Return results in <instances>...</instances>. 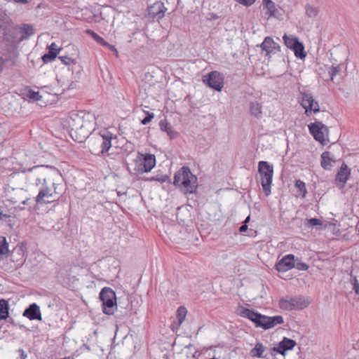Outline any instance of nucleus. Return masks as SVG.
Wrapping results in <instances>:
<instances>
[{
	"label": "nucleus",
	"mask_w": 359,
	"mask_h": 359,
	"mask_svg": "<svg viewBox=\"0 0 359 359\" xmlns=\"http://www.w3.org/2000/svg\"><path fill=\"white\" fill-rule=\"evenodd\" d=\"M69 135L76 142H83L95 128V116L84 111H72L67 119Z\"/></svg>",
	"instance_id": "1"
},
{
	"label": "nucleus",
	"mask_w": 359,
	"mask_h": 359,
	"mask_svg": "<svg viewBox=\"0 0 359 359\" xmlns=\"http://www.w3.org/2000/svg\"><path fill=\"white\" fill-rule=\"evenodd\" d=\"M238 314L251 320L257 327H261L265 330L284 323L282 316H267L254 309H250L242 306L238 308Z\"/></svg>",
	"instance_id": "2"
},
{
	"label": "nucleus",
	"mask_w": 359,
	"mask_h": 359,
	"mask_svg": "<svg viewBox=\"0 0 359 359\" xmlns=\"http://www.w3.org/2000/svg\"><path fill=\"white\" fill-rule=\"evenodd\" d=\"M104 314L112 315L117 309V299L115 292L109 287H103L99 294Z\"/></svg>",
	"instance_id": "3"
},
{
	"label": "nucleus",
	"mask_w": 359,
	"mask_h": 359,
	"mask_svg": "<svg viewBox=\"0 0 359 359\" xmlns=\"http://www.w3.org/2000/svg\"><path fill=\"white\" fill-rule=\"evenodd\" d=\"M308 128L314 140L324 144L328 136V128L320 121L311 123Z\"/></svg>",
	"instance_id": "4"
},
{
	"label": "nucleus",
	"mask_w": 359,
	"mask_h": 359,
	"mask_svg": "<svg viewBox=\"0 0 359 359\" xmlns=\"http://www.w3.org/2000/svg\"><path fill=\"white\" fill-rule=\"evenodd\" d=\"M283 41L285 45L290 49L294 51V55L299 59H303L306 56L304 50V46L297 37L293 36H287L284 34Z\"/></svg>",
	"instance_id": "5"
},
{
	"label": "nucleus",
	"mask_w": 359,
	"mask_h": 359,
	"mask_svg": "<svg viewBox=\"0 0 359 359\" xmlns=\"http://www.w3.org/2000/svg\"><path fill=\"white\" fill-rule=\"evenodd\" d=\"M300 104L305 109V114L309 116L313 111L314 114L320 111L319 104L316 102L311 93L300 92Z\"/></svg>",
	"instance_id": "6"
},
{
	"label": "nucleus",
	"mask_w": 359,
	"mask_h": 359,
	"mask_svg": "<svg viewBox=\"0 0 359 359\" xmlns=\"http://www.w3.org/2000/svg\"><path fill=\"white\" fill-rule=\"evenodd\" d=\"M203 82L211 88L220 91L224 86V76L219 72L213 71L204 76Z\"/></svg>",
	"instance_id": "7"
},
{
	"label": "nucleus",
	"mask_w": 359,
	"mask_h": 359,
	"mask_svg": "<svg viewBox=\"0 0 359 359\" xmlns=\"http://www.w3.org/2000/svg\"><path fill=\"white\" fill-rule=\"evenodd\" d=\"M296 345L297 343L294 340L284 337L278 344L277 346H274L271 348V354L273 355V352H276L281 354L282 355H285L287 351L292 350Z\"/></svg>",
	"instance_id": "8"
},
{
	"label": "nucleus",
	"mask_w": 359,
	"mask_h": 359,
	"mask_svg": "<svg viewBox=\"0 0 359 359\" xmlns=\"http://www.w3.org/2000/svg\"><path fill=\"white\" fill-rule=\"evenodd\" d=\"M295 257L288 254L280 259L275 265L276 269L279 272H285L294 268Z\"/></svg>",
	"instance_id": "9"
},
{
	"label": "nucleus",
	"mask_w": 359,
	"mask_h": 359,
	"mask_svg": "<svg viewBox=\"0 0 359 359\" xmlns=\"http://www.w3.org/2000/svg\"><path fill=\"white\" fill-rule=\"evenodd\" d=\"M112 139V133H111L109 131L104 130L103 133H99L97 135V137H95V141L97 143L100 144V152L102 154H104V152H107L109 151L111 146V141Z\"/></svg>",
	"instance_id": "10"
},
{
	"label": "nucleus",
	"mask_w": 359,
	"mask_h": 359,
	"mask_svg": "<svg viewBox=\"0 0 359 359\" xmlns=\"http://www.w3.org/2000/svg\"><path fill=\"white\" fill-rule=\"evenodd\" d=\"M172 183L184 194H195L198 187V181H172Z\"/></svg>",
	"instance_id": "11"
},
{
	"label": "nucleus",
	"mask_w": 359,
	"mask_h": 359,
	"mask_svg": "<svg viewBox=\"0 0 359 359\" xmlns=\"http://www.w3.org/2000/svg\"><path fill=\"white\" fill-rule=\"evenodd\" d=\"M260 47L262 50L266 52V55L275 54L280 50V46L275 42L270 36H266L261 43Z\"/></svg>",
	"instance_id": "12"
},
{
	"label": "nucleus",
	"mask_w": 359,
	"mask_h": 359,
	"mask_svg": "<svg viewBox=\"0 0 359 359\" xmlns=\"http://www.w3.org/2000/svg\"><path fill=\"white\" fill-rule=\"evenodd\" d=\"M22 316L30 320H42L40 307L36 303L29 304V306L24 310Z\"/></svg>",
	"instance_id": "13"
},
{
	"label": "nucleus",
	"mask_w": 359,
	"mask_h": 359,
	"mask_svg": "<svg viewBox=\"0 0 359 359\" xmlns=\"http://www.w3.org/2000/svg\"><path fill=\"white\" fill-rule=\"evenodd\" d=\"M263 9L266 10V15L268 18H279L281 14L278 8L272 0H262Z\"/></svg>",
	"instance_id": "14"
},
{
	"label": "nucleus",
	"mask_w": 359,
	"mask_h": 359,
	"mask_svg": "<svg viewBox=\"0 0 359 359\" xmlns=\"http://www.w3.org/2000/svg\"><path fill=\"white\" fill-rule=\"evenodd\" d=\"M258 170L262 179L272 180L273 169V165L266 161H259L258 163Z\"/></svg>",
	"instance_id": "15"
},
{
	"label": "nucleus",
	"mask_w": 359,
	"mask_h": 359,
	"mask_svg": "<svg viewBox=\"0 0 359 359\" xmlns=\"http://www.w3.org/2000/svg\"><path fill=\"white\" fill-rule=\"evenodd\" d=\"M18 26L15 27H11L9 29L8 33L4 32L3 34L4 41L8 43H20L22 41H20V36Z\"/></svg>",
	"instance_id": "16"
},
{
	"label": "nucleus",
	"mask_w": 359,
	"mask_h": 359,
	"mask_svg": "<svg viewBox=\"0 0 359 359\" xmlns=\"http://www.w3.org/2000/svg\"><path fill=\"white\" fill-rule=\"evenodd\" d=\"M173 180H197V177L189 167L183 166L175 174Z\"/></svg>",
	"instance_id": "17"
},
{
	"label": "nucleus",
	"mask_w": 359,
	"mask_h": 359,
	"mask_svg": "<svg viewBox=\"0 0 359 359\" xmlns=\"http://www.w3.org/2000/svg\"><path fill=\"white\" fill-rule=\"evenodd\" d=\"M60 50V48H57L55 43H54V42L52 43L48 46V53L44 54L42 56L43 62L44 63H48V62H50L54 60L56 58Z\"/></svg>",
	"instance_id": "18"
},
{
	"label": "nucleus",
	"mask_w": 359,
	"mask_h": 359,
	"mask_svg": "<svg viewBox=\"0 0 359 359\" xmlns=\"http://www.w3.org/2000/svg\"><path fill=\"white\" fill-rule=\"evenodd\" d=\"M292 302V310H302L307 307L309 304V302L306 301L302 296H295L290 297Z\"/></svg>",
	"instance_id": "19"
},
{
	"label": "nucleus",
	"mask_w": 359,
	"mask_h": 359,
	"mask_svg": "<svg viewBox=\"0 0 359 359\" xmlns=\"http://www.w3.org/2000/svg\"><path fill=\"white\" fill-rule=\"evenodd\" d=\"M334 163V155L330 151H324L321 154V166L325 170H330Z\"/></svg>",
	"instance_id": "20"
},
{
	"label": "nucleus",
	"mask_w": 359,
	"mask_h": 359,
	"mask_svg": "<svg viewBox=\"0 0 359 359\" xmlns=\"http://www.w3.org/2000/svg\"><path fill=\"white\" fill-rule=\"evenodd\" d=\"M25 250V247L23 243L18 244L12 251H10L11 260L13 262L21 260L24 256Z\"/></svg>",
	"instance_id": "21"
},
{
	"label": "nucleus",
	"mask_w": 359,
	"mask_h": 359,
	"mask_svg": "<svg viewBox=\"0 0 359 359\" xmlns=\"http://www.w3.org/2000/svg\"><path fill=\"white\" fill-rule=\"evenodd\" d=\"M12 26V22L10 18L4 13H0V33H8L9 29Z\"/></svg>",
	"instance_id": "22"
},
{
	"label": "nucleus",
	"mask_w": 359,
	"mask_h": 359,
	"mask_svg": "<svg viewBox=\"0 0 359 359\" xmlns=\"http://www.w3.org/2000/svg\"><path fill=\"white\" fill-rule=\"evenodd\" d=\"M20 36V41L27 39L34 34V28L31 25L24 24L22 27H18Z\"/></svg>",
	"instance_id": "23"
},
{
	"label": "nucleus",
	"mask_w": 359,
	"mask_h": 359,
	"mask_svg": "<svg viewBox=\"0 0 359 359\" xmlns=\"http://www.w3.org/2000/svg\"><path fill=\"white\" fill-rule=\"evenodd\" d=\"M156 164V157L154 154H146L144 156L141 165L144 167V171H150Z\"/></svg>",
	"instance_id": "24"
},
{
	"label": "nucleus",
	"mask_w": 359,
	"mask_h": 359,
	"mask_svg": "<svg viewBox=\"0 0 359 359\" xmlns=\"http://www.w3.org/2000/svg\"><path fill=\"white\" fill-rule=\"evenodd\" d=\"M249 111L251 116L260 118L262 114V104L257 101H252L249 103Z\"/></svg>",
	"instance_id": "25"
},
{
	"label": "nucleus",
	"mask_w": 359,
	"mask_h": 359,
	"mask_svg": "<svg viewBox=\"0 0 359 359\" xmlns=\"http://www.w3.org/2000/svg\"><path fill=\"white\" fill-rule=\"evenodd\" d=\"M161 130L165 132L170 140L175 139L177 136V133L172 129V126L166 121H161L158 123Z\"/></svg>",
	"instance_id": "26"
},
{
	"label": "nucleus",
	"mask_w": 359,
	"mask_h": 359,
	"mask_svg": "<svg viewBox=\"0 0 359 359\" xmlns=\"http://www.w3.org/2000/svg\"><path fill=\"white\" fill-rule=\"evenodd\" d=\"M161 342H158V348L161 349V352L162 353V357L163 359H169L170 356V350L172 346V343L171 341H165L162 342V340H159Z\"/></svg>",
	"instance_id": "27"
},
{
	"label": "nucleus",
	"mask_w": 359,
	"mask_h": 359,
	"mask_svg": "<svg viewBox=\"0 0 359 359\" xmlns=\"http://www.w3.org/2000/svg\"><path fill=\"white\" fill-rule=\"evenodd\" d=\"M9 317V304L8 300L0 299V321Z\"/></svg>",
	"instance_id": "28"
},
{
	"label": "nucleus",
	"mask_w": 359,
	"mask_h": 359,
	"mask_svg": "<svg viewBox=\"0 0 359 359\" xmlns=\"http://www.w3.org/2000/svg\"><path fill=\"white\" fill-rule=\"evenodd\" d=\"M52 196V193H50V190L48 188H44L40 190L37 196L36 197V203H49L50 201H45L44 198H49Z\"/></svg>",
	"instance_id": "29"
},
{
	"label": "nucleus",
	"mask_w": 359,
	"mask_h": 359,
	"mask_svg": "<svg viewBox=\"0 0 359 359\" xmlns=\"http://www.w3.org/2000/svg\"><path fill=\"white\" fill-rule=\"evenodd\" d=\"M8 245H9L6 241V237H3L0 241V260L8 257V255L10 254Z\"/></svg>",
	"instance_id": "30"
},
{
	"label": "nucleus",
	"mask_w": 359,
	"mask_h": 359,
	"mask_svg": "<svg viewBox=\"0 0 359 359\" xmlns=\"http://www.w3.org/2000/svg\"><path fill=\"white\" fill-rule=\"evenodd\" d=\"M351 174V170L345 163H343L337 174L336 180H348Z\"/></svg>",
	"instance_id": "31"
},
{
	"label": "nucleus",
	"mask_w": 359,
	"mask_h": 359,
	"mask_svg": "<svg viewBox=\"0 0 359 359\" xmlns=\"http://www.w3.org/2000/svg\"><path fill=\"white\" fill-rule=\"evenodd\" d=\"M264 347L260 342L257 343L255 346L251 349L250 355L254 358H266V355H264Z\"/></svg>",
	"instance_id": "32"
},
{
	"label": "nucleus",
	"mask_w": 359,
	"mask_h": 359,
	"mask_svg": "<svg viewBox=\"0 0 359 359\" xmlns=\"http://www.w3.org/2000/svg\"><path fill=\"white\" fill-rule=\"evenodd\" d=\"M187 313V309L184 306H180L177 311V318L178 320V325H180L186 318Z\"/></svg>",
	"instance_id": "33"
},
{
	"label": "nucleus",
	"mask_w": 359,
	"mask_h": 359,
	"mask_svg": "<svg viewBox=\"0 0 359 359\" xmlns=\"http://www.w3.org/2000/svg\"><path fill=\"white\" fill-rule=\"evenodd\" d=\"M86 32L88 34L90 35L97 42H98L101 44H103V45L109 46V44L108 43L105 42V41L104 40V39L102 37L99 36L97 33H95L93 30L86 29Z\"/></svg>",
	"instance_id": "34"
},
{
	"label": "nucleus",
	"mask_w": 359,
	"mask_h": 359,
	"mask_svg": "<svg viewBox=\"0 0 359 359\" xmlns=\"http://www.w3.org/2000/svg\"><path fill=\"white\" fill-rule=\"evenodd\" d=\"M295 187L298 189L299 192L301 194L302 198L306 197L307 193L306 184L304 181H295Z\"/></svg>",
	"instance_id": "35"
},
{
	"label": "nucleus",
	"mask_w": 359,
	"mask_h": 359,
	"mask_svg": "<svg viewBox=\"0 0 359 359\" xmlns=\"http://www.w3.org/2000/svg\"><path fill=\"white\" fill-rule=\"evenodd\" d=\"M279 306L280 309L285 311H292L291 300L280 299L279 301Z\"/></svg>",
	"instance_id": "36"
},
{
	"label": "nucleus",
	"mask_w": 359,
	"mask_h": 359,
	"mask_svg": "<svg viewBox=\"0 0 359 359\" xmlns=\"http://www.w3.org/2000/svg\"><path fill=\"white\" fill-rule=\"evenodd\" d=\"M341 70V65H337L336 66L332 65L328 72L329 75L332 81H333L334 77L339 74Z\"/></svg>",
	"instance_id": "37"
},
{
	"label": "nucleus",
	"mask_w": 359,
	"mask_h": 359,
	"mask_svg": "<svg viewBox=\"0 0 359 359\" xmlns=\"http://www.w3.org/2000/svg\"><path fill=\"white\" fill-rule=\"evenodd\" d=\"M318 13L317 8L310 5L306 6V14L309 18H315Z\"/></svg>",
	"instance_id": "38"
},
{
	"label": "nucleus",
	"mask_w": 359,
	"mask_h": 359,
	"mask_svg": "<svg viewBox=\"0 0 359 359\" xmlns=\"http://www.w3.org/2000/svg\"><path fill=\"white\" fill-rule=\"evenodd\" d=\"M262 186L263 189V191L266 196H268L271 194V187L273 181H261Z\"/></svg>",
	"instance_id": "39"
},
{
	"label": "nucleus",
	"mask_w": 359,
	"mask_h": 359,
	"mask_svg": "<svg viewBox=\"0 0 359 359\" xmlns=\"http://www.w3.org/2000/svg\"><path fill=\"white\" fill-rule=\"evenodd\" d=\"M294 268L299 271H306L309 269V265L305 262H302L301 259L297 258L295 259Z\"/></svg>",
	"instance_id": "40"
},
{
	"label": "nucleus",
	"mask_w": 359,
	"mask_h": 359,
	"mask_svg": "<svg viewBox=\"0 0 359 359\" xmlns=\"http://www.w3.org/2000/svg\"><path fill=\"white\" fill-rule=\"evenodd\" d=\"M307 224L309 226L313 227L316 226H322L323 222L320 219L318 218H311L307 219Z\"/></svg>",
	"instance_id": "41"
},
{
	"label": "nucleus",
	"mask_w": 359,
	"mask_h": 359,
	"mask_svg": "<svg viewBox=\"0 0 359 359\" xmlns=\"http://www.w3.org/2000/svg\"><path fill=\"white\" fill-rule=\"evenodd\" d=\"M59 59L61 60L62 63L65 64V65L69 66L72 64H75L74 60H73L67 55L60 56Z\"/></svg>",
	"instance_id": "42"
},
{
	"label": "nucleus",
	"mask_w": 359,
	"mask_h": 359,
	"mask_svg": "<svg viewBox=\"0 0 359 359\" xmlns=\"http://www.w3.org/2000/svg\"><path fill=\"white\" fill-rule=\"evenodd\" d=\"M27 96L35 101H38L41 99V96L39 95V92H35L34 90H29Z\"/></svg>",
	"instance_id": "43"
},
{
	"label": "nucleus",
	"mask_w": 359,
	"mask_h": 359,
	"mask_svg": "<svg viewBox=\"0 0 359 359\" xmlns=\"http://www.w3.org/2000/svg\"><path fill=\"white\" fill-rule=\"evenodd\" d=\"M234 1L244 6H246V7L251 6L256 1V0H234Z\"/></svg>",
	"instance_id": "44"
},
{
	"label": "nucleus",
	"mask_w": 359,
	"mask_h": 359,
	"mask_svg": "<svg viewBox=\"0 0 359 359\" xmlns=\"http://www.w3.org/2000/svg\"><path fill=\"white\" fill-rule=\"evenodd\" d=\"M154 117V114L153 113H151V114L147 113L146 116L141 121V123L143 125H147L151 121V119Z\"/></svg>",
	"instance_id": "45"
},
{
	"label": "nucleus",
	"mask_w": 359,
	"mask_h": 359,
	"mask_svg": "<svg viewBox=\"0 0 359 359\" xmlns=\"http://www.w3.org/2000/svg\"><path fill=\"white\" fill-rule=\"evenodd\" d=\"M335 182H336V183H335L336 187L339 189H341L342 191V192H344L343 189L345 188L347 181H335Z\"/></svg>",
	"instance_id": "46"
},
{
	"label": "nucleus",
	"mask_w": 359,
	"mask_h": 359,
	"mask_svg": "<svg viewBox=\"0 0 359 359\" xmlns=\"http://www.w3.org/2000/svg\"><path fill=\"white\" fill-rule=\"evenodd\" d=\"M24 174H25V171H21V172L13 171L10 174L8 175V177L14 178V177H16V175H18V177L22 178V177L20 176V175H24Z\"/></svg>",
	"instance_id": "47"
},
{
	"label": "nucleus",
	"mask_w": 359,
	"mask_h": 359,
	"mask_svg": "<svg viewBox=\"0 0 359 359\" xmlns=\"http://www.w3.org/2000/svg\"><path fill=\"white\" fill-rule=\"evenodd\" d=\"M18 352L20 353V359H26L27 358V355L25 353V351L22 348H19L18 350Z\"/></svg>",
	"instance_id": "48"
},
{
	"label": "nucleus",
	"mask_w": 359,
	"mask_h": 359,
	"mask_svg": "<svg viewBox=\"0 0 359 359\" xmlns=\"http://www.w3.org/2000/svg\"><path fill=\"white\" fill-rule=\"evenodd\" d=\"M350 276H351V278H350V281H351V284H352V285L358 284V282H359V281L358 280V279H357V278H356V276H353V275L352 274V273H351V275H350Z\"/></svg>",
	"instance_id": "49"
},
{
	"label": "nucleus",
	"mask_w": 359,
	"mask_h": 359,
	"mask_svg": "<svg viewBox=\"0 0 359 359\" xmlns=\"http://www.w3.org/2000/svg\"><path fill=\"white\" fill-rule=\"evenodd\" d=\"M248 230V225L246 224H243L240 227H239V231L243 233V232H245L246 231Z\"/></svg>",
	"instance_id": "50"
},
{
	"label": "nucleus",
	"mask_w": 359,
	"mask_h": 359,
	"mask_svg": "<svg viewBox=\"0 0 359 359\" xmlns=\"http://www.w3.org/2000/svg\"><path fill=\"white\" fill-rule=\"evenodd\" d=\"M353 290H354V292H355V293L356 294H359V285H358V283L353 285Z\"/></svg>",
	"instance_id": "51"
},
{
	"label": "nucleus",
	"mask_w": 359,
	"mask_h": 359,
	"mask_svg": "<svg viewBox=\"0 0 359 359\" xmlns=\"http://www.w3.org/2000/svg\"><path fill=\"white\" fill-rule=\"evenodd\" d=\"M153 8H154V6H149V7L148 8V14H149V15H151L152 17H155L156 13H154L152 11Z\"/></svg>",
	"instance_id": "52"
},
{
	"label": "nucleus",
	"mask_w": 359,
	"mask_h": 359,
	"mask_svg": "<svg viewBox=\"0 0 359 359\" xmlns=\"http://www.w3.org/2000/svg\"><path fill=\"white\" fill-rule=\"evenodd\" d=\"M14 2L18 3V4H25L29 2V0H15Z\"/></svg>",
	"instance_id": "53"
},
{
	"label": "nucleus",
	"mask_w": 359,
	"mask_h": 359,
	"mask_svg": "<svg viewBox=\"0 0 359 359\" xmlns=\"http://www.w3.org/2000/svg\"><path fill=\"white\" fill-rule=\"evenodd\" d=\"M8 319L7 320V322H8V323H9L12 324V325H14V326H16V324L15 323V321H14V320H13V318H9V317H8Z\"/></svg>",
	"instance_id": "54"
},
{
	"label": "nucleus",
	"mask_w": 359,
	"mask_h": 359,
	"mask_svg": "<svg viewBox=\"0 0 359 359\" xmlns=\"http://www.w3.org/2000/svg\"><path fill=\"white\" fill-rule=\"evenodd\" d=\"M164 11L163 10H158V19L164 16Z\"/></svg>",
	"instance_id": "55"
},
{
	"label": "nucleus",
	"mask_w": 359,
	"mask_h": 359,
	"mask_svg": "<svg viewBox=\"0 0 359 359\" xmlns=\"http://www.w3.org/2000/svg\"><path fill=\"white\" fill-rule=\"evenodd\" d=\"M30 199L29 198H27L25 200H24L21 203L22 204V206H25V205H29V202Z\"/></svg>",
	"instance_id": "56"
},
{
	"label": "nucleus",
	"mask_w": 359,
	"mask_h": 359,
	"mask_svg": "<svg viewBox=\"0 0 359 359\" xmlns=\"http://www.w3.org/2000/svg\"><path fill=\"white\" fill-rule=\"evenodd\" d=\"M30 199L29 198H27L25 200H24L21 203L22 204V206H25V205H29V202Z\"/></svg>",
	"instance_id": "57"
},
{
	"label": "nucleus",
	"mask_w": 359,
	"mask_h": 359,
	"mask_svg": "<svg viewBox=\"0 0 359 359\" xmlns=\"http://www.w3.org/2000/svg\"><path fill=\"white\" fill-rule=\"evenodd\" d=\"M4 64V59L1 57H0V72H1V70H2Z\"/></svg>",
	"instance_id": "58"
},
{
	"label": "nucleus",
	"mask_w": 359,
	"mask_h": 359,
	"mask_svg": "<svg viewBox=\"0 0 359 359\" xmlns=\"http://www.w3.org/2000/svg\"><path fill=\"white\" fill-rule=\"evenodd\" d=\"M250 215H248V216L245 218V221H244V222H243V223L247 224L250 222Z\"/></svg>",
	"instance_id": "59"
},
{
	"label": "nucleus",
	"mask_w": 359,
	"mask_h": 359,
	"mask_svg": "<svg viewBox=\"0 0 359 359\" xmlns=\"http://www.w3.org/2000/svg\"><path fill=\"white\" fill-rule=\"evenodd\" d=\"M109 46H110L111 50H113V51H114V52L116 53V55L118 54V51H117V50L114 48V46H110V45H109Z\"/></svg>",
	"instance_id": "60"
},
{
	"label": "nucleus",
	"mask_w": 359,
	"mask_h": 359,
	"mask_svg": "<svg viewBox=\"0 0 359 359\" xmlns=\"http://www.w3.org/2000/svg\"><path fill=\"white\" fill-rule=\"evenodd\" d=\"M158 180H170V179H169V177L167 175H164V176H162L161 178L158 177Z\"/></svg>",
	"instance_id": "61"
},
{
	"label": "nucleus",
	"mask_w": 359,
	"mask_h": 359,
	"mask_svg": "<svg viewBox=\"0 0 359 359\" xmlns=\"http://www.w3.org/2000/svg\"><path fill=\"white\" fill-rule=\"evenodd\" d=\"M8 217H10V215H9L4 214V213H3V215H2V219H3L4 218H8Z\"/></svg>",
	"instance_id": "62"
},
{
	"label": "nucleus",
	"mask_w": 359,
	"mask_h": 359,
	"mask_svg": "<svg viewBox=\"0 0 359 359\" xmlns=\"http://www.w3.org/2000/svg\"><path fill=\"white\" fill-rule=\"evenodd\" d=\"M18 208L19 210H24V209H25V207H22V206H21V205H19V206L18 207Z\"/></svg>",
	"instance_id": "63"
},
{
	"label": "nucleus",
	"mask_w": 359,
	"mask_h": 359,
	"mask_svg": "<svg viewBox=\"0 0 359 359\" xmlns=\"http://www.w3.org/2000/svg\"><path fill=\"white\" fill-rule=\"evenodd\" d=\"M83 346L86 348V349H88L89 351L90 350V348L88 345L84 344Z\"/></svg>",
	"instance_id": "64"
}]
</instances>
